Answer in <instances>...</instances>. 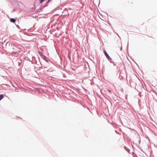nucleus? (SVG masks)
I'll return each instance as SVG.
<instances>
[{
	"mask_svg": "<svg viewBox=\"0 0 157 157\" xmlns=\"http://www.w3.org/2000/svg\"><path fill=\"white\" fill-rule=\"evenodd\" d=\"M10 21L13 22V23H15L16 22V20L14 18H11L10 20Z\"/></svg>",
	"mask_w": 157,
	"mask_h": 157,
	"instance_id": "nucleus-2",
	"label": "nucleus"
},
{
	"mask_svg": "<svg viewBox=\"0 0 157 157\" xmlns=\"http://www.w3.org/2000/svg\"><path fill=\"white\" fill-rule=\"evenodd\" d=\"M4 98V96L3 95H0V101Z\"/></svg>",
	"mask_w": 157,
	"mask_h": 157,
	"instance_id": "nucleus-3",
	"label": "nucleus"
},
{
	"mask_svg": "<svg viewBox=\"0 0 157 157\" xmlns=\"http://www.w3.org/2000/svg\"><path fill=\"white\" fill-rule=\"evenodd\" d=\"M103 51H104V54H105V56L107 57V58L109 60V59H110V57L109 56L108 54L105 51V50H104Z\"/></svg>",
	"mask_w": 157,
	"mask_h": 157,
	"instance_id": "nucleus-1",
	"label": "nucleus"
},
{
	"mask_svg": "<svg viewBox=\"0 0 157 157\" xmlns=\"http://www.w3.org/2000/svg\"><path fill=\"white\" fill-rule=\"evenodd\" d=\"M51 0H48V2H50Z\"/></svg>",
	"mask_w": 157,
	"mask_h": 157,
	"instance_id": "nucleus-5",
	"label": "nucleus"
},
{
	"mask_svg": "<svg viewBox=\"0 0 157 157\" xmlns=\"http://www.w3.org/2000/svg\"><path fill=\"white\" fill-rule=\"evenodd\" d=\"M107 90L108 91L109 93H111V92L110 90H109L108 89Z\"/></svg>",
	"mask_w": 157,
	"mask_h": 157,
	"instance_id": "nucleus-4",
	"label": "nucleus"
}]
</instances>
